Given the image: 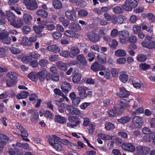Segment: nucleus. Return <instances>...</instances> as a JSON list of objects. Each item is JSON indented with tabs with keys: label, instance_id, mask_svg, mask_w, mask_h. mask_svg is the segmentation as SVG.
<instances>
[{
	"label": "nucleus",
	"instance_id": "19",
	"mask_svg": "<svg viewBox=\"0 0 155 155\" xmlns=\"http://www.w3.org/2000/svg\"><path fill=\"white\" fill-rule=\"evenodd\" d=\"M32 18L31 15L28 13H25L23 16V19L25 23L27 25L30 24Z\"/></svg>",
	"mask_w": 155,
	"mask_h": 155
},
{
	"label": "nucleus",
	"instance_id": "50",
	"mask_svg": "<svg viewBox=\"0 0 155 155\" xmlns=\"http://www.w3.org/2000/svg\"><path fill=\"white\" fill-rule=\"evenodd\" d=\"M72 103L73 106L77 107L80 103L81 101V99L79 97H76L72 99Z\"/></svg>",
	"mask_w": 155,
	"mask_h": 155
},
{
	"label": "nucleus",
	"instance_id": "24",
	"mask_svg": "<svg viewBox=\"0 0 155 155\" xmlns=\"http://www.w3.org/2000/svg\"><path fill=\"white\" fill-rule=\"evenodd\" d=\"M11 25L15 28H20L22 26L23 23L22 20L20 19L17 20H15Z\"/></svg>",
	"mask_w": 155,
	"mask_h": 155
},
{
	"label": "nucleus",
	"instance_id": "12",
	"mask_svg": "<svg viewBox=\"0 0 155 155\" xmlns=\"http://www.w3.org/2000/svg\"><path fill=\"white\" fill-rule=\"evenodd\" d=\"M70 52V58H73L80 53V50L78 47L74 46L71 47Z\"/></svg>",
	"mask_w": 155,
	"mask_h": 155
},
{
	"label": "nucleus",
	"instance_id": "20",
	"mask_svg": "<svg viewBox=\"0 0 155 155\" xmlns=\"http://www.w3.org/2000/svg\"><path fill=\"white\" fill-rule=\"evenodd\" d=\"M20 44L23 46H31L32 45V43L29 41L28 38L25 36L22 38Z\"/></svg>",
	"mask_w": 155,
	"mask_h": 155
},
{
	"label": "nucleus",
	"instance_id": "9",
	"mask_svg": "<svg viewBox=\"0 0 155 155\" xmlns=\"http://www.w3.org/2000/svg\"><path fill=\"white\" fill-rule=\"evenodd\" d=\"M132 122L134 125L137 127L138 128H140L141 127L143 122L141 117L136 116L133 117Z\"/></svg>",
	"mask_w": 155,
	"mask_h": 155
},
{
	"label": "nucleus",
	"instance_id": "18",
	"mask_svg": "<svg viewBox=\"0 0 155 155\" xmlns=\"http://www.w3.org/2000/svg\"><path fill=\"white\" fill-rule=\"evenodd\" d=\"M47 50L50 51H52L54 53H57L60 51V48L56 45H49L47 47Z\"/></svg>",
	"mask_w": 155,
	"mask_h": 155
},
{
	"label": "nucleus",
	"instance_id": "27",
	"mask_svg": "<svg viewBox=\"0 0 155 155\" xmlns=\"http://www.w3.org/2000/svg\"><path fill=\"white\" fill-rule=\"evenodd\" d=\"M115 54L117 57H125L126 52L124 50L120 49L115 51Z\"/></svg>",
	"mask_w": 155,
	"mask_h": 155
},
{
	"label": "nucleus",
	"instance_id": "58",
	"mask_svg": "<svg viewBox=\"0 0 155 155\" xmlns=\"http://www.w3.org/2000/svg\"><path fill=\"white\" fill-rule=\"evenodd\" d=\"M53 147L57 150L60 151L62 149V145L58 143H56L53 145Z\"/></svg>",
	"mask_w": 155,
	"mask_h": 155
},
{
	"label": "nucleus",
	"instance_id": "41",
	"mask_svg": "<svg viewBox=\"0 0 155 155\" xmlns=\"http://www.w3.org/2000/svg\"><path fill=\"white\" fill-rule=\"evenodd\" d=\"M147 59L146 56L143 54H139L137 57V60L140 62H143L146 60Z\"/></svg>",
	"mask_w": 155,
	"mask_h": 155
},
{
	"label": "nucleus",
	"instance_id": "10",
	"mask_svg": "<svg viewBox=\"0 0 155 155\" xmlns=\"http://www.w3.org/2000/svg\"><path fill=\"white\" fill-rule=\"evenodd\" d=\"M77 89L79 92V95L82 99H84L87 97V94L86 92L88 90L87 87L84 86H79L78 87Z\"/></svg>",
	"mask_w": 155,
	"mask_h": 155
},
{
	"label": "nucleus",
	"instance_id": "23",
	"mask_svg": "<svg viewBox=\"0 0 155 155\" xmlns=\"http://www.w3.org/2000/svg\"><path fill=\"white\" fill-rule=\"evenodd\" d=\"M97 59L100 63L104 64L106 62L105 55L104 53H101L98 54L97 56Z\"/></svg>",
	"mask_w": 155,
	"mask_h": 155
},
{
	"label": "nucleus",
	"instance_id": "33",
	"mask_svg": "<svg viewBox=\"0 0 155 155\" xmlns=\"http://www.w3.org/2000/svg\"><path fill=\"white\" fill-rule=\"evenodd\" d=\"M97 136L98 137L106 140H109L112 138V137L109 135H106L101 133L98 134Z\"/></svg>",
	"mask_w": 155,
	"mask_h": 155
},
{
	"label": "nucleus",
	"instance_id": "55",
	"mask_svg": "<svg viewBox=\"0 0 155 155\" xmlns=\"http://www.w3.org/2000/svg\"><path fill=\"white\" fill-rule=\"evenodd\" d=\"M141 30V27L137 25H134L133 27V31L134 34H137L140 32Z\"/></svg>",
	"mask_w": 155,
	"mask_h": 155
},
{
	"label": "nucleus",
	"instance_id": "61",
	"mask_svg": "<svg viewBox=\"0 0 155 155\" xmlns=\"http://www.w3.org/2000/svg\"><path fill=\"white\" fill-rule=\"evenodd\" d=\"M44 116L46 118H51L52 117V113L49 110H45L44 111Z\"/></svg>",
	"mask_w": 155,
	"mask_h": 155
},
{
	"label": "nucleus",
	"instance_id": "25",
	"mask_svg": "<svg viewBox=\"0 0 155 155\" xmlns=\"http://www.w3.org/2000/svg\"><path fill=\"white\" fill-rule=\"evenodd\" d=\"M61 88L64 92L68 93L71 89V86L69 83L65 82L61 86Z\"/></svg>",
	"mask_w": 155,
	"mask_h": 155
},
{
	"label": "nucleus",
	"instance_id": "37",
	"mask_svg": "<svg viewBox=\"0 0 155 155\" xmlns=\"http://www.w3.org/2000/svg\"><path fill=\"white\" fill-rule=\"evenodd\" d=\"M130 120V117L126 116L122 117L120 119H117V121L118 122L124 124L129 122Z\"/></svg>",
	"mask_w": 155,
	"mask_h": 155
},
{
	"label": "nucleus",
	"instance_id": "57",
	"mask_svg": "<svg viewBox=\"0 0 155 155\" xmlns=\"http://www.w3.org/2000/svg\"><path fill=\"white\" fill-rule=\"evenodd\" d=\"M9 33L7 32H5L1 33L0 34V40L2 41L6 37L8 36Z\"/></svg>",
	"mask_w": 155,
	"mask_h": 155
},
{
	"label": "nucleus",
	"instance_id": "17",
	"mask_svg": "<svg viewBox=\"0 0 155 155\" xmlns=\"http://www.w3.org/2000/svg\"><path fill=\"white\" fill-rule=\"evenodd\" d=\"M6 16L8 21L10 22L11 25L16 19V17L14 14L10 11H7L6 13Z\"/></svg>",
	"mask_w": 155,
	"mask_h": 155
},
{
	"label": "nucleus",
	"instance_id": "45",
	"mask_svg": "<svg viewBox=\"0 0 155 155\" xmlns=\"http://www.w3.org/2000/svg\"><path fill=\"white\" fill-rule=\"evenodd\" d=\"M37 79L38 78L41 81H43L45 79V71H41L37 73Z\"/></svg>",
	"mask_w": 155,
	"mask_h": 155
},
{
	"label": "nucleus",
	"instance_id": "48",
	"mask_svg": "<svg viewBox=\"0 0 155 155\" xmlns=\"http://www.w3.org/2000/svg\"><path fill=\"white\" fill-rule=\"evenodd\" d=\"M102 71H104V77L106 79H109L110 76V70L108 68H106L104 67V69H103Z\"/></svg>",
	"mask_w": 155,
	"mask_h": 155
},
{
	"label": "nucleus",
	"instance_id": "16",
	"mask_svg": "<svg viewBox=\"0 0 155 155\" xmlns=\"http://www.w3.org/2000/svg\"><path fill=\"white\" fill-rule=\"evenodd\" d=\"M120 91L117 94V95L121 98L126 97L128 96L130 93L125 88L121 87L120 89Z\"/></svg>",
	"mask_w": 155,
	"mask_h": 155
},
{
	"label": "nucleus",
	"instance_id": "29",
	"mask_svg": "<svg viewBox=\"0 0 155 155\" xmlns=\"http://www.w3.org/2000/svg\"><path fill=\"white\" fill-rule=\"evenodd\" d=\"M128 75L124 72H121L120 76V80L123 83H125L128 80Z\"/></svg>",
	"mask_w": 155,
	"mask_h": 155
},
{
	"label": "nucleus",
	"instance_id": "40",
	"mask_svg": "<svg viewBox=\"0 0 155 155\" xmlns=\"http://www.w3.org/2000/svg\"><path fill=\"white\" fill-rule=\"evenodd\" d=\"M53 4L54 7L57 9H60L62 7V3L59 0H54Z\"/></svg>",
	"mask_w": 155,
	"mask_h": 155
},
{
	"label": "nucleus",
	"instance_id": "59",
	"mask_svg": "<svg viewBox=\"0 0 155 155\" xmlns=\"http://www.w3.org/2000/svg\"><path fill=\"white\" fill-rule=\"evenodd\" d=\"M113 11L116 14H120L123 12L122 9L119 6H116L114 8Z\"/></svg>",
	"mask_w": 155,
	"mask_h": 155
},
{
	"label": "nucleus",
	"instance_id": "11",
	"mask_svg": "<svg viewBox=\"0 0 155 155\" xmlns=\"http://www.w3.org/2000/svg\"><path fill=\"white\" fill-rule=\"evenodd\" d=\"M129 101H127L123 99L121 100L120 101L118 102V104L116 105L117 108H119L120 110H122L123 112L124 109L129 106Z\"/></svg>",
	"mask_w": 155,
	"mask_h": 155
},
{
	"label": "nucleus",
	"instance_id": "46",
	"mask_svg": "<svg viewBox=\"0 0 155 155\" xmlns=\"http://www.w3.org/2000/svg\"><path fill=\"white\" fill-rule=\"evenodd\" d=\"M115 127L114 124L109 122H106L105 125V128L107 130H109Z\"/></svg>",
	"mask_w": 155,
	"mask_h": 155
},
{
	"label": "nucleus",
	"instance_id": "3",
	"mask_svg": "<svg viewBox=\"0 0 155 155\" xmlns=\"http://www.w3.org/2000/svg\"><path fill=\"white\" fill-rule=\"evenodd\" d=\"M120 42L123 44H126L127 40L129 36V32L127 30L120 31L118 33Z\"/></svg>",
	"mask_w": 155,
	"mask_h": 155
},
{
	"label": "nucleus",
	"instance_id": "47",
	"mask_svg": "<svg viewBox=\"0 0 155 155\" xmlns=\"http://www.w3.org/2000/svg\"><path fill=\"white\" fill-rule=\"evenodd\" d=\"M60 54L61 56H63V57L65 58H70V51H62L60 52Z\"/></svg>",
	"mask_w": 155,
	"mask_h": 155
},
{
	"label": "nucleus",
	"instance_id": "53",
	"mask_svg": "<svg viewBox=\"0 0 155 155\" xmlns=\"http://www.w3.org/2000/svg\"><path fill=\"white\" fill-rule=\"evenodd\" d=\"M49 58L51 61H54L58 60L59 57L57 54H51L49 56Z\"/></svg>",
	"mask_w": 155,
	"mask_h": 155
},
{
	"label": "nucleus",
	"instance_id": "22",
	"mask_svg": "<svg viewBox=\"0 0 155 155\" xmlns=\"http://www.w3.org/2000/svg\"><path fill=\"white\" fill-rule=\"evenodd\" d=\"M68 119L70 122L75 123V126H77L80 123V119L75 116H69Z\"/></svg>",
	"mask_w": 155,
	"mask_h": 155
},
{
	"label": "nucleus",
	"instance_id": "56",
	"mask_svg": "<svg viewBox=\"0 0 155 155\" xmlns=\"http://www.w3.org/2000/svg\"><path fill=\"white\" fill-rule=\"evenodd\" d=\"M116 17L117 23L119 24H122L123 23L124 21V17L123 16L120 15H118Z\"/></svg>",
	"mask_w": 155,
	"mask_h": 155
},
{
	"label": "nucleus",
	"instance_id": "4",
	"mask_svg": "<svg viewBox=\"0 0 155 155\" xmlns=\"http://www.w3.org/2000/svg\"><path fill=\"white\" fill-rule=\"evenodd\" d=\"M23 3L28 9L34 10L37 8L38 5L35 0H24Z\"/></svg>",
	"mask_w": 155,
	"mask_h": 155
},
{
	"label": "nucleus",
	"instance_id": "6",
	"mask_svg": "<svg viewBox=\"0 0 155 155\" xmlns=\"http://www.w3.org/2000/svg\"><path fill=\"white\" fill-rule=\"evenodd\" d=\"M66 109L70 114L72 115H78L80 114V110L77 108L74 107L71 105H67L66 106Z\"/></svg>",
	"mask_w": 155,
	"mask_h": 155
},
{
	"label": "nucleus",
	"instance_id": "39",
	"mask_svg": "<svg viewBox=\"0 0 155 155\" xmlns=\"http://www.w3.org/2000/svg\"><path fill=\"white\" fill-rule=\"evenodd\" d=\"M11 52L14 54H17L21 53V51L17 47L12 46L10 48Z\"/></svg>",
	"mask_w": 155,
	"mask_h": 155
},
{
	"label": "nucleus",
	"instance_id": "14",
	"mask_svg": "<svg viewBox=\"0 0 155 155\" xmlns=\"http://www.w3.org/2000/svg\"><path fill=\"white\" fill-rule=\"evenodd\" d=\"M121 147L123 149L130 152H133L135 150L134 147L130 143H124L121 146Z\"/></svg>",
	"mask_w": 155,
	"mask_h": 155
},
{
	"label": "nucleus",
	"instance_id": "38",
	"mask_svg": "<svg viewBox=\"0 0 155 155\" xmlns=\"http://www.w3.org/2000/svg\"><path fill=\"white\" fill-rule=\"evenodd\" d=\"M57 64L60 69L63 71H65L67 70V65L65 63L61 61H58L57 62Z\"/></svg>",
	"mask_w": 155,
	"mask_h": 155
},
{
	"label": "nucleus",
	"instance_id": "15",
	"mask_svg": "<svg viewBox=\"0 0 155 155\" xmlns=\"http://www.w3.org/2000/svg\"><path fill=\"white\" fill-rule=\"evenodd\" d=\"M91 68L94 71H101L104 68V66L100 65L98 62L96 61L91 65Z\"/></svg>",
	"mask_w": 155,
	"mask_h": 155
},
{
	"label": "nucleus",
	"instance_id": "35",
	"mask_svg": "<svg viewBox=\"0 0 155 155\" xmlns=\"http://www.w3.org/2000/svg\"><path fill=\"white\" fill-rule=\"evenodd\" d=\"M55 121L60 124H64L66 123L65 119L64 117L59 115L55 116Z\"/></svg>",
	"mask_w": 155,
	"mask_h": 155
},
{
	"label": "nucleus",
	"instance_id": "62",
	"mask_svg": "<svg viewBox=\"0 0 155 155\" xmlns=\"http://www.w3.org/2000/svg\"><path fill=\"white\" fill-rule=\"evenodd\" d=\"M147 17L150 21L153 22L155 21V16L153 14L150 13L147 14Z\"/></svg>",
	"mask_w": 155,
	"mask_h": 155
},
{
	"label": "nucleus",
	"instance_id": "26",
	"mask_svg": "<svg viewBox=\"0 0 155 155\" xmlns=\"http://www.w3.org/2000/svg\"><path fill=\"white\" fill-rule=\"evenodd\" d=\"M70 29L75 32L79 31L81 30V28L78 24L72 23L70 26Z\"/></svg>",
	"mask_w": 155,
	"mask_h": 155
},
{
	"label": "nucleus",
	"instance_id": "64",
	"mask_svg": "<svg viewBox=\"0 0 155 155\" xmlns=\"http://www.w3.org/2000/svg\"><path fill=\"white\" fill-rule=\"evenodd\" d=\"M31 59V57L30 56H26L23 57L22 58L21 61L24 63H26L30 61Z\"/></svg>",
	"mask_w": 155,
	"mask_h": 155
},
{
	"label": "nucleus",
	"instance_id": "43",
	"mask_svg": "<svg viewBox=\"0 0 155 155\" xmlns=\"http://www.w3.org/2000/svg\"><path fill=\"white\" fill-rule=\"evenodd\" d=\"M64 35L66 37L72 38L75 37L76 34L72 31L68 30L64 32Z\"/></svg>",
	"mask_w": 155,
	"mask_h": 155
},
{
	"label": "nucleus",
	"instance_id": "7",
	"mask_svg": "<svg viewBox=\"0 0 155 155\" xmlns=\"http://www.w3.org/2000/svg\"><path fill=\"white\" fill-rule=\"evenodd\" d=\"M87 36L90 40L93 43H96L100 39V37L98 35L94 32H88L87 34Z\"/></svg>",
	"mask_w": 155,
	"mask_h": 155
},
{
	"label": "nucleus",
	"instance_id": "49",
	"mask_svg": "<svg viewBox=\"0 0 155 155\" xmlns=\"http://www.w3.org/2000/svg\"><path fill=\"white\" fill-rule=\"evenodd\" d=\"M48 63V60L45 59L41 60L39 62V65L42 67L46 66Z\"/></svg>",
	"mask_w": 155,
	"mask_h": 155
},
{
	"label": "nucleus",
	"instance_id": "30",
	"mask_svg": "<svg viewBox=\"0 0 155 155\" xmlns=\"http://www.w3.org/2000/svg\"><path fill=\"white\" fill-rule=\"evenodd\" d=\"M81 75L80 73L75 74L72 77V81L75 83H78L81 78Z\"/></svg>",
	"mask_w": 155,
	"mask_h": 155
},
{
	"label": "nucleus",
	"instance_id": "28",
	"mask_svg": "<svg viewBox=\"0 0 155 155\" xmlns=\"http://www.w3.org/2000/svg\"><path fill=\"white\" fill-rule=\"evenodd\" d=\"M6 76L8 77L11 79L13 81L16 80L18 77V75L14 72H10L8 73Z\"/></svg>",
	"mask_w": 155,
	"mask_h": 155
},
{
	"label": "nucleus",
	"instance_id": "8",
	"mask_svg": "<svg viewBox=\"0 0 155 155\" xmlns=\"http://www.w3.org/2000/svg\"><path fill=\"white\" fill-rule=\"evenodd\" d=\"M122 113V110H120L119 108H117V105H115L113 109L108 111L109 115L110 117H113L115 115L120 114Z\"/></svg>",
	"mask_w": 155,
	"mask_h": 155
},
{
	"label": "nucleus",
	"instance_id": "36",
	"mask_svg": "<svg viewBox=\"0 0 155 155\" xmlns=\"http://www.w3.org/2000/svg\"><path fill=\"white\" fill-rule=\"evenodd\" d=\"M28 78L33 81H36L37 80V75L35 72H31L28 75Z\"/></svg>",
	"mask_w": 155,
	"mask_h": 155
},
{
	"label": "nucleus",
	"instance_id": "2",
	"mask_svg": "<svg viewBox=\"0 0 155 155\" xmlns=\"http://www.w3.org/2000/svg\"><path fill=\"white\" fill-rule=\"evenodd\" d=\"M76 60L79 62V63L78 64V66L80 69H84L87 65V61L83 54H80L78 55L76 57Z\"/></svg>",
	"mask_w": 155,
	"mask_h": 155
},
{
	"label": "nucleus",
	"instance_id": "51",
	"mask_svg": "<svg viewBox=\"0 0 155 155\" xmlns=\"http://www.w3.org/2000/svg\"><path fill=\"white\" fill-rule=\"evenodd\" d=\"M38 113L37 112L34 114L31 115V121L34 123L36 122L38 118Z\"/></svg>",
	"mask_w": 155,
	"mask_h": 155
},
{
	"label": "nucleus",
	"instance_id": "60",
	"mask_svg": "<svg viewBox=\"0 0 155 155\" xmlns=\"http://www.w3.org/2000/svg\"><path fill=\"white\" fill-rule=\"evenodd\" d=\"M30 55L31 57H32L33 58L36 59H38L41 56V55L38 54L36 52H32L31 53Z\"/></svg>",
	"mask_w": 155,
	"mask_h": 155
},
{
	"label": "nucleus",
	"instance_id": "44",
	"mask_svg": "<svg viewBox=\"0 0 155 155\" xmlns=\"http://www.w3.org/2000/svg\"><path fill=\"white\" fill-rule=\"evenodd\" d=\"M21 31L24 34L27 35L31 31V28L29 26L25 25L21 28Z\"/></svg>",
	"mask_w": 155,
	"mask_h": 155
},
{
	"label": "nucleus",
	"instance_id": "34",
	"mask_svg": "<svg viewBox=\"0 0 155 155\" xmlns=\"http://www.w3.org/2000/svg\"><path fill=\"white\" fill-rule=\"evenodd\" d=\"M29 95V93L27 91H23L18 94L17 96V98L18 99H24L27 97Z\"/></svg>",
	"mask_w": 155,
	"mask_h": 155
},
{
	"label": "nucleus",
	"instance_id": "63",
	"mask_svg": "<svg viewBox=\"0 0 155 155\" xmlns=\"http://www.w3.org/2000/svg\"><path fill=\"white\" fill-rule=\"evenodd\" d=\"M112 76L113 77H117L118 75L119 72V70L116 68H113L111 71Z\"/></svg>",
	"mask_w": 155,
	"mask_h": 155
},
{
	"label": "nucleus",
	"instance_id": "54",
	"mask_svg": "<svg viewBox=\"0 0 155 155\" xmlns=\"http://www.w3.org/2000/svg\"><path fill=\"white\" fill-rule=\"evenodd\" d=\"M150 65L146 63H142L139 65L140 68L143 71H145L149 68Z\"/></svg>",
	"mask_w": 155,
	"mask_h": 155
},
{
	"label": "nucleus",
	"instance_id": "52",
	"mask_svg": "<svg viewBox=\"0 0 155 155\" xmlns=\"http://www.w3.org/2000/svg\"><path fill=\"white\" fill-rule=\"evenodd\" d=\"M53 38L55 39H58L61 37L62 34L60 32H55L52 34Z\"/></svg>",
	"mask_w": 155,
	"mask_h": 155
},
{
	"label": "nucleus",
	"instance_id": "42",
	"mask_svg": "<svg viewBox=\"0 0 155 155\" xmlns=\"http://www.w3.org/2000/svg\"><path fill=\"white\" fill-rule=\"evenodd\" d=\"M135 107H133V110H135V111H133L132 114L133 115L141 114L144 111V109L142 107L139 108L137 109H135Z\"/></svg>",
	"mask_w": 155,
	"mask_h": 155
},
{
	"label": "nucleus",
	"instance_id": "1",
	"mask_svg": "<svg viewBox=\"0 0 155 155\" xmlns=\"http://www.w3.org/2000/svg\"><path fill=\"white\" fill-rule=\"evenodd\" d=\"M137 5V2L135 0H126L122 7L125 10L130 11L132 9L136 8Z\"/></svg>",
	"mask_w": 155,
	"mask_h": 155
},
{
	"label": "nucleus",
	"instance_id": "13",
	"mask_svg": "<svg viewBox=\"0 0 155 155\" xmlns=\"http://www.w3.org/2000/svg\"><path fill=\"white\" fill-rule=\"evenodd\" d=\"M142 45L143 47L152 49L155 48V42L153 41H150L148 42L146 41H142Z\"/></svg>",
	"mask_w": 155,
	"mask_h": 155
},
{
	"label": "nucleus",
	"instance_id": "31",
	"mask_svg": "<svg viewBox=\"0 0 155 155\" xmlns=\"http://www.w3.org/2000/svg\"><path fill=\"white\" fill-rule=\"evenodd\" d=\"M36 14L44 18H46L48 16L47 12L42 9L36 12Z\"/></svg>",
	"mask_w": 155,
	"mask_h": 155
},
{
	"label": "nucleus",
	"instance_id": "5",
	"mask_svg": "<svg viewBox=\"0 0 155 155\" xmlns=\"http://www.w3.org/2000/svg\"><path fill=\"white\" fill-rule=\"evenodd\" d=\"M66 17L71 21H75L77 20L76 12L74 9L71 11L68 10L65 12Z\"/></svg>",
	"mask_w": 155,
	"mask_h": 155
},
{
	"label": "nucleus",
	"instance_id": "21",
	"mask_svg": "<svg viewBox=\"0 0 155 155\" xmlns=\"http://www.w3.org/2000/svg\"><path fill=\"white\" fill-rule=\"evenodd\" d=\"M9 140V138L6 135L3 134H0V144L1 145L4 147Z\"/></svg>",
	"mask_w": 155,
	"mask_h": 155
},
{
	"label": "nucleus",
	"instance_id": "32",
	"mask_svg": "<svg viewBox=\"0 0 155 155\" xmlns=\"http://www.w3.org/2000/svg\"><path fill=\"white\" fill-rule=\"evenodd\" d=\"M59 21L61 22L65 27L68 26L69 24V21L64 17H61L59 18Z\"/></svg>",
	"mask_w": 155,
	"mask_h": 155
}]
</instances>
